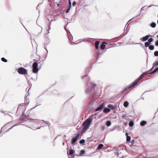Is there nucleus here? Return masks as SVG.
Returning <instances> with one entry per match:
<instances>
[{"label": "nucleus", "mask_w": 158, "mask_h": 158, "mask_svg": "<svg viewBox=\"0 0 158 158\" xmlns=\"http://www.w3.org/2000/svg\"><path fill=\"white\" fill-rule=\"evenodd\" d=\"M74 150L70 149L69 150V153L70 156L73 155L74 154Z\"/></svg>", "instance_id": "9b49d317"}, {"label": "nucleus", "mask_w": 158, "mask_h": 158, "mask_svg": "<svg viewBox=\"0 0 158 158\" xmlns=\"http://www.w3.org/2000/svg\"><path fill=\"white\" fill-rule=\"evenodd\" d=\"M84 153H85V151L83 150H82L81 151V152H80V155H83V154H84Z\"/></svg>", "instance_id": "393cba45"}, {"label": "nucleus", "mask_w": 158, "mask_h": 158, "mask_svg": "<svg viewBox=\"0 0 158 158\" xmlns=\"http://www.w3.org/2000/svg\"><path fill=\"white\" fill-rule=\"evenodd\" d=\"M154 66H157L158 65V62H156L154 63Z\"/></svg>", "instance_id": "2f4dec72"}, {"label": "nucleus", "mask_w": 158, "mask_h": 158, "mask_svg": "<svg viewBox=\"0 0 158 158\" xmlns=\"http://www.w3.org/2000/svg\"><path fill=\"white\" fill-rule=\"evenodd\" d=\"M111 123L110 121H108L106 122V125L107 126H110L111 125Z\"/></svg>", "instance_id": "6ab92c4d"}, {"label": "nucleus", "mask_w": 158, "mask_h": 158, "mask_svg": "<svg viewBox=\"0 0 158 158\" xmlns=\"http://www.w3.org/2000/svg\"><path fill=\"white\" fill-rule=\"evenodd\" d=\"M71 8V7H69V8L67 9V10L66 11V13H68L69 12Z\"/></svg>", "instance_id": "cd10ccee"}, {"label": "nucleus", "mask_w": 158, "mask_h": 158, "mask_svg": "<svg viewBox=\"0 0 158 158\" xmlns=\"http://www.w3.org/2000/svg\"><path fill=\"white\" fill-rule=\"evenodd\" d=\"M85 141L84 139H82L80 141L79 143L80 144H83L85 143Z\"/></svg>", "instance_id": "5701e85b"}, {"label": "nucleus", "mask_w": 158, "mask_h": 158, "mask_svg": "<svg viewBox=\"0 0 158 158\" xmlns=\"http://www.w3.org/2000/svg\"><path fill=\"white\" fill-rule=\"evenodd\" d=\"M154 55L156 56H158V51H155L154 53Z\"/></svg>", "instance_id": "a878e982"}, {"label": "nucleus", "mask_w": 158, "mask_h": 158, "mask_svg": "<svg viewBox=\"0 0 158 158\" xmlns=\"http://www.w3.org/2000/svg\"><path fill=\"white\" fill-rule=\"evenodd\" d=\"M92 122V119L90 118H88L83 123V131H85L89 128Z\"/></svg>", "instance_id": "f03ea898"}, {"label": "nucleus", "mask_w": 158, "mask_h": 158, "mask_svg": "<svg viewBox=\"0 0 158 158\" xmlns=\"http://www.w3.org/2000/svg\"><path fill=\"white\" fill-rule=\"evenodd\" d=\"M38 64L37 62H34L32 65L33 72L34 73H36L38 71L39 69L37 68Z\"/></svg>", "instance_id": "20e7f679"}, {"label": "nucleus", "mask_w": 158, "mask_h": 158, "mask_svg": "<svg viewBox=\"0 0 158 158\" xmlns=\"http://www.w3.org/2000/svg\"><path fill=\"white\" fill-rule=\"evenodd\" d=\"M91 85H92V88H93V87H94V86H96V84H91Z\"/></svg>", "instance_id": "7c9ffc66"}, {"label": "nucleus", "mask_w": 158, "mask_h": 158, "mask_svg": "<svg viewBox=\"0 0 158 158\" xmlns=\"http://www.w3.org/2000/svg\"><path fill=\"white\" fill-rule=\"evenodd\" d=\"M105 44H107V43L105 42H103L101 44L100 46V48L101 49L103 50L105 48Z\"/></svg>", "instance_id": "6e6552de"}, {"label": "nucleus", "mask_w": 158, "mask_h": 158, "mask_svg": "<svg viewBox=\"0 0 158 158\" xmlns=\"http://www.w3.org/2000/svg\"><path fill=\"white\" fill-rule=\"evenodd\" d=\"M27 112L29 113L28 116H31L32 115V114H33V113L31 109L28 110Z\"/></svg>", "instance_id": "f8f14e48"}, {"label": "nucleus", "mask_w": 158, "mask_h": 158, "mask_svg": "<svg viewBox=\"0 0 158 158\" xmlns=\"http://www.w3.org/2000/svg\"><path fill=\"white\" fill-rule=\"evenodd\" d=\"M155 45L156 46H158V40L156 41L155 42Z\"/></svg>", "instance_id": "473e14b6"}, {"label": "nucleus", "mask_w": 158, "mask_h": 158, "mask_svg": "<svg viewBox=\"0 0 158 158\" xmlns=\"http://www.w3.org/2000/svg\"><path fill=\"white\" fill-rule=\"evenodd\" d=\"M76 4V2L75 1L73 2L72 5L73 6H75Z\"/></svg>", "instance_id": "c756f323"}, {"label": "nucleus", "mask_w": 158, "mask_h": 158, "mask_svg": "<svg viewBox=\"0 0 158 158\" xmlns=\"http://www.w3.org/2000/svg\"><path fill=\"white\" fill-rule=\"evenodd\" d=\"M157 37H158V35H157Z\"/></svg>", "instance_id": "c9c22d12"}, {"label": "nucleus", "mask_w": 158, "mask_h": 158, "mask_svg": "<svg viewBox=\"0 0 158 158\" xmlns=\"http://www.w3.org/2000/svg\"><path fill=\"white\" fill-rule=\"evenodd\" d=\"M79 135L80 134L79 133H78L77 134V135H76L75 137L71 141V143L72 144L74 145L75 144V143L77 141L78 137H79Z\"/></svg>", "instance_id": "39448f33"}, {"label": "nucleus", "mask_w": 158, "mask_h": 158, "mask_svg": "<svg viewBox=\"0 0 158 158\" xmlns=\"http://www.w3.org/2000/svg\"><path fill=\"white\" fill-rule=\"evenodd\" d=\"M110 111V109L107 108H105L103 110V111L105 113H107L109 112Z\"/></svg>", "instance_id": "9d476101"}, {"label": "nucleus", "mask_w": 158, "mask_h": 158, "mask_svg": "<svg viewBox=\"0 0 158 158\" xmlns=\"http://www.w3.org/2000/svg\"><path fill=\"white\" fill-rule=\"evenodd\" d=\"M86 76H83V77H82V78H84L85 77H86Z\"/></svg>", "instance_id": "f704fd0d"}, {"label": "nucleus", "mask_w": 158, "mask_h": 158, "mask_svg": "<svg viewBox=\"0 0 158 158\" xmlns=\"http://www.w3.org/2000/svg\"><path fill=\"white\" fill-rule=\"evenodd\" d=\"M129 105V103L127 101H125L123 103V106L125 107H127Z\"/></svg>", "instance_id": "dca6fc26"}, {"label": "nucleus", "mask_w": 158, "mask_h": 158, "mask_svg": "<svg viewBox=\"0 0 158 158\" xmlns=\"http://www.w3.org/2000/svg\"><path fill=\"white\" fill-rule=\"evenodd\" d=\"M99 44V42L98 41H97L95 42V49H97L98 48V45Z\"/></svg>", "instance_id": "1a4fd4ad"}, {"label": "nucleus", "mask_w": 158, "mask_h": 158, "mask_svg": "<svg viewBox=\"0 0 158 158\" xmlns=\"http://www.w3.org/2000/svg\"><path fill=\"white\" fill-rule=\"evenodd\" d=\"M103 146V145L102 144H99L97 148L98 150H100L102 148Z\"/></svg>", "instance_id": "4468645a"}, {"label": "nucleus", "mask_w": 158, "mask_h": 158, "mask_svg": "<svg viewBox=\"0 0 158 158\" xmlns=\"http://www.w3.org/2000/svg\"><path fill=\"white\" fill-rule=\"evenodd\" d=\"M1 60L2 61L5 62H7V60L6 59H5L4 57L2 58H1Z\"/></svg>", "instance_id": "b1692460"}, {"label": "nucleus", "mask_w": 158, "mask_h": 158, "mask_svg": "<svg viewBox=\"0 0 158 158\" xmlns=\"http://www.w3.org/2000/svg\"><path fill=\"white\" fill-rule=\"evenodd\" d=\"M146 123H147L145 121H142L140 123V125L141 126H143L145 124H146Z\"/></svg>", "instance_id": "a211bd4d"}, {"label": "nucleus", "mask_w": 158, "mask_h": 158, "mask_svg": "<svg viewBox=\"0 0 158 158\" xmlns=\"http://www.w3.org/2000/svg\"><path fill=\"white\" fill-rule=\"evenodd\" d=\"M13 127H14L13 126H12L10 128H9L8 130H10V129H11Z\"/></svg>", "instance_id": "72a5a7b5"}, {"label": "nucleus", "mask_w": 158, "mask_h": 158, "mask_svg": "<svg viewBox=\"0 0 158 158\" xmlns=\"http://www.w3.org/2000/svg\"><path fill=\"white\" fill-rule=\"evenodd\" d=\"M150 44H151L150 43L148 42H145V43L144 44L145 47H147L148 46L149 47V46H150Z\"/></svg>", "instance_id": "ddd939ff"}, {"label": "nucleus", "mask_w": 158, "mask_h": 158, "mask_svg": "<svg viewBox=\"0 0 158 158\" xmlns=\"http://www.w3.org/2000/svg\"><path fill=\"white\" fill-rule=\"evenodd\" d=\"M18 73L22 74H27V70L22 67H20L18 69Z\"/></svg>", "instance_id": "7ed1b4c3"}, {"label": "nucleus", "mask_w": 158, "mask_h": 158, "mask_svg": "<svg viewBox=\"0 0 158 158\" xmlns=\"http://www.w3.org/2000/svg\"><path fill=\"white\" fill-rule=\"evenodd\" d=\"M69 7H71V3L70 2V0H69Z\"/></svg>", "instance_id": "c85d7f7f"}, {"label": "nucleus", "mask_w": 158, "mask_h": 158, "mask_svg": "<svg viewBox=\"0 0 158 158\" xmlns=\"http://www.w3.org/2000/svg\"><path fill=\"white\" fill-rule=\"evenodd\" d=\"M158 70V67L157 68L155 69L152 72H150L151 71V70H150L144 73L141 75L138 79L135 80L133 83L130 84L128 86L125 88L123 90L121 91L120 92V94H121L123 93L125 91L136 85L139 82V81L146 75L148 74H152L157 72Z\"/></svg>", "instance_id": "f257e3e1"}, {"label": "nucleus", "mask_w": 158, "mask_h": 158, "mask_svg": "<svg viewBox=\"0 0 158 158\" xmlns=\"http://www.w3.org/2000/svg\"><path fill=\"white\" fill-rule=\"evenodd\" d=\"M126 140L127 142H129L131 140V137L130 136H127V137Z\"/></svg>", "instance_id": "aec40b11"}, {"label": "nucleus", "mask_w": 158, "mask_h": 158, "mask_svg": "<svg viewBox=\"0 0 158 158\" xmlns=\"http://www.w3.org/2000/svg\"><path fill=\"white\" fill-rule=\"evenodd\" d=\"M156 23L154 22H152L151 24H150V26L153 28L155 27L156 26Z\"/></svg>", "instance_id": "2eb2a0df"}, {"label": "nucleus", "mask_w": 158, "mask_h": 158, "mask_svg": "<svg viewBox=\"0 0 158 158\" xmlns=\"http://www.w3.org/2000/svg\"><path fill=\"white\" fill-rule=\"evenodd\" d=\"M153 41V39L152 38H149L148 40V42L150 43Z\"/></svg>", "instance_id": "bb28decb"}, {"label": "nucleus", "mask_w": 158, "mask_h": 158, "mask_svg": "<svg viewBox=\"0 0 158 158\" xmlns=\"http://www.w3.org/2000/svg\"><path fill=\"white\" fill-rule=\"evenodd\" d=\"M149 48L151 50H153L154 49V47L153 45H150L149 47Z\"/></svg>", "instance_id": "412c9836"}, {"label": "nucleus", "mask_w": 158, "mask_h": 158, "mask_svg": "<svg viewBox=\"0 0 158 158\" xmlns=\"http://www.w3.org/2000/svg\"><path fill=\"white\" fill-rule=\"evenodd\" d=\"M150 37V35H148L144 37H143L142 38H141L140 40L142 41H146Z\"/></svg>", "instance_id": "0eeeda50"}, {"label": "nucleus", "mask_w": 158, "mask_h": 158, "mask_svg": "<svg viewBox=\"0 0 158 158\" xmlns=\"http://www.w3.org/2000/svg\"><path fill=\"white\" fill-rule=\"evenodd\" d=\"M104 103H102L98 107L97 109H96L95 110V111H97L102 110L104 107Z\"/></svg>", "instance_id": "423d86ee"}, {"label": "nucleus", "mask_w": 158, "mask_h": 158, "mask_svg": "<svg viewBox=\"0 0 158 158\" xmlns=\"http://www.w3.org/2000/svg\"><path fill=\"white\" fill-rule=\"evenodd\" d=\"M108 107L112 110H113L115 109L114 107L111 105H109Z\"/></svg>", "instance_id": "f3484780"}, {"label": "nucleus", "mask_w": 158, "mask_h": 158, "mask_svg": "<svg viewBox=\"0 0 158 158\" xmlns=\"http://www.w3.org/2000/svg\"><path fill=\"white\" fill-rule=\"evenodd\" d=\"M129 125L130 127H132L134 125V123L133 122L131 121L129 122Z\"/></svg>", "instance_id": "4be33fe9"}]
</instances>
